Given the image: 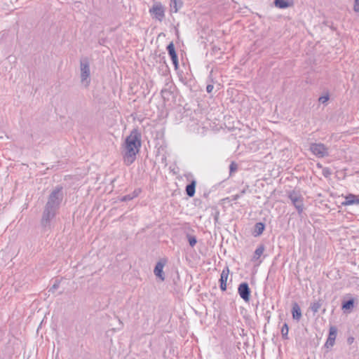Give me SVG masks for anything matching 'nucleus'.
<instances>
[{"label":"nucleus","instance_id":"nucleus-1","mask_svg":"<svg viewBox=\"0 0 359 359\" xmlns=\"http://www.w3.org/2000/svg\"><path fill=\"white\" fill-rule=\"evenodd\" d=\"M141 134L137 129H133L126 138L123 144V156L126 165L133 163L141 147Z\"/></svg>","mask_w":359,"mask_h":359},{"label":"nucleus","instance_id":"nucleus-2","mask_svg":"<svg viewBox=\"0 0 359 359\" xmlns=\"http://www.w3.org/2000/svg\"><path fill=\"white\" fill-rule=\"evenodd\" d=\"M63 199L62 187H57L49 195L45 208L58 211Z\"/></svg>","mask_w":359,"mask_h":359},{"label":"nucleus","instance_id":"nucleus-3","mask_svg":"<svg viewBox=\"0 0 359 359\" xmlns=\"http://www.w3.org/2000/svg\"><path fill=\"white\" fill-rule=\"evenodd\" d=\"M288 198L291 201L292 204L296 208L297 212L300 215L303 212L304 207V197L299 191L292 190L288 192Z\"/></svg>","mask_w":359,"mask_h":359},{"label":"nucleus","instance_id":"nucleus-4","mask_svg":"<svg viewBox=\"0 0 359 359\" xmlns=\"http://www.w3.org/2000/svg\"><path fill=\"white\" fill-rule=\"evenodd\" d=\"M81 68V81L85 87H88L90 83V64L88 58H82L80 61Z\"/></svg>","mask_w":359,"mask_h":359},{"label":"nucleus","instance_id":"nucleus-5","mask_svg":"<svg viewBox=\"0 0 359 359\" xmlns=\"http://www.w3.org/2000/svg\"><path fill=\"white\" fill-rule=\"evenodd\" d=\"M309 150L318 158H324L329 156V148L323 143H311Z\"/></svg>","mask_w":359,"mask_h":359},{"label":"nucleus","instance_id":"nucleus-6","mask_svg":"<svg viewBox=\"0 0 359 359\" xmlns=\"http://www.w3.org/2000/svg\"><path fill=\"white\" fill-rule=\"evenodd\" d=\"M57 212V211L44 208L41 219V224L44 229H50L51 228L52 220L56 216Z\"/></svg>","mask_w":359,"mask_h":359},{"label":"nucleus","instance_id":"nucleus-7","mask_svg":"<svg viewBox=\"0 0 359 359\" xmlns=\"http://www.w3.org/2000/svg\"><path fill=\"white\" fill-rule=\"evenodd\" d=\"M149 13L156 20L162 21L165 17V9L161 3L156 2L149 9Z\"/></svg>","mask_w":359,"mask_h":359},{"label":"nucleus","instance_id":"nucleus-8","mask_svg":"<svg viewBox=\"0 0 359 359\" xmlns=\"http://www.w3.org/2000/svg\"><path fill=\"white\" fill-rule=\"evenodd\" d=\"M238 292L240 297L245 302L250 300V290L247 283H242L239 285Z\"/></svg>","mask_w":359,"mask_h":359},{"label":"nucleus","instance_id":"nucleus-9","mask_svg":"<svg viewBox=\"0 0 359 359\" xmlns=\"http://www.w3.org/2000/svg\"><path fill=\"white\" fill-rule=\"evenodd\" d=\"M167 50L168 52L169 55L171 57L173 65L175 68L178 67V57L176 53L175 46L172 42H170L167 46Z\"/></svg>","mask_w":359,"mask_h":359},{"label":"nucleus","instance_id":"nucleus-10","mask_svg":"<svg viewBox=\"0 0 359 359\" xmlns=\"http://www.w3.org/2000/svg\"><path fill=\"white\" fill-rule=\"evenodd\" d=\"M337 330L335 327H334V326L330 327V330H329L328 338L325 343V346L327 347L332 346L334 345L335 339H336V337H337Z\"/></svg>","mask_w":359,"mask_h":359},{"label":"nucleus","instance_id":"nucleus-11","mask_svg":"<svg viewBox=\"0 0 359 359\" xmlns=\"http://www.w3.org/2000/svg\"><path fill=\"white\" fill-rule=\"evenodd\" d=\"M229 269L226 267V269H223L222 271L221 276H220V289L222 291H225L226 290V281L229 276Z\"/></svg>","mask_w":359,"mask_h":359},{"label":"nucleus","instance_id":"nucleus-12","mask_svg":"<svg viewBox=\"0 0 359 359\" xmlns=\"http://www.w3.org/2000/svg\"><path fill=\"white\" fill-rule=\"evenodd\" d=\"M344 206L351 205H359V198L354 194H348L345 196V201L342 202Z\"/></svg>","mask_w":359,"mask_h":359},{"label":"nucleus","instance_id":"nucleus-13","mask_svg":"<svg viewBox=\"0 0 359 359\" xmlns=\"http://www.w3.org/2000/svg\"><path fill=\"white\" fill-rule=\"evenodd\" d=\"M165 264L161 262H157L154 270L156 276L158 277L161 280H164L165 276L163 271Z\"/></svg>","mask_w":359,"mask_h":359},{"label":"nucleus","instance_id":"nucleus-14","mask_svg":"<svg viewBox=\"0 0 359 359\" xmlns=\"http://www.w3.org/2000/svg\"><path fill=\"white\" fill-rule=\"evenodd\" d=\"M355 301L354 299L351 298L347 301H344L341 305V309L344 313H350L354 307Z\"/></svg>","mask_w":359,"mask_h":359},{"label":"nucleus","instance_id":"nucleus-15","mask_svg":"<svg viewBox=\"0 0 359 359\" xmlns=\"http://www.w3.org/2000/svg\"><path fill=\"white\" fill-rule=\"evenodd\" d=\"M292 314L294 320L299 321L302 318V311L299 304L294 302L292 304Z\"/></svg>","mask_w":359,"mask_h":359},{"label":"nucleus","instance_id":"nucleus-16","mask_svg":"<svg viewBox=\"0 0 359 359\" xmlns=\"http://www.w3.org/2000/svg\"><path fill=\"white\" fill-rule=\"evenodd\" d=\"M196 182L192 181L186 187V193L189 197H192L195 194Z\"/></svg>","mask_w":359,"mask_h":359},{"label":"nucleus","instance_id":"nucleus-17","mask_svg":"<svg viewBox=\"0 0 359 359\" xmlns=\"http://www.w3.org/2000/svg\"><path fill=\"white\" fill-rule=\"evenodd\" d=\"M264 224L262 223V222H258L255 224V229H254V236H258L259 235H261L264 230Z\"/></svg>","mask_w":359,"mask_h":359},{"label":"nucleus","instance_id":"nucleus-18","mask_svg":"<svg viewBox=\"0 0 359 359\" xmlns=\"http://www.w3.org/2000/svg\"><path fill=\"white\" fill-rule=\"evenodd\" d=\"M182 6V0H170V7L175 13H177Z\"/></svg>","mask_w":359,"mask_h":359},{"label":"nucleus","instance_id":"nucleus-19","mask_svg":"<svg viewBox=\"0 0 359 359\" xmlns=\"http://www.w3.org/2000/svg\"><path fill=\"white\" fill-rule=\"evenodd\" d=\"M264 251V246L263 245H261L257 248V249L255 251L252 260H257L259 258L262 256Z\"/></svg>","mask_w":359,"mask_h":359},{"label":"nucleus","instance_id":"nucleus-20","mask_svg":"<svg viewBox=\"0 0 359 359\" xmlns=\"http://www.w3.org/2000/svg\"><path fill=\"white\" fill-rule=\"evenodd\" d=\"M274 4L276 7L280 8H286L290 6L287 0H275Z\"/></svg>","mask_w":359,"mask_h":359},{"label":"nucleus","instance_id":"nucleus-21","mask_svg":"<svg viewBox=\"0 0 359 359\" xmlns=\"http://www.w3.org/2000/svg\"><path fill=\"white\" fill-rule=\"evenodd\" d=\"M321 306H322V304L320 303V302L318 301V302H315L312 303L311 304L310 309L314 313H316L318 312Z\"/></svg>","mask_w":359,"mask_h":359},{"label":"nucleus","instance_id":"nucleus-22","mask_svg":"<svg viewBox=\"0 0 359 359\" xmlns=\"http://www.w3.org/2000/svg\"><path fill=\"white\" fill-rule=\"evenodd\" d=\"M288 332L289 328L287 323H284L282 328H281V334L283 339H288Z\"/></svg>","mask_w":359,"mask_h":359},{"label":"nucleus","instance_id":"nucleus-23","mask_svg":"<svg viewBox=\"0 0 359 359\" xmlns=\"http://www.w3.org/2000/svg\"><path fill=\"white\" fill-rule=\"evenodd\" d=\"M138 195V193L135 191L133 194H128V195H126L124 196H123L121 198V201H130L132 199H133L135 197L137 196Z\"/></svg>","mask_w":359,"mask_h":359},{"label":"nucleus","instance_id":"nucleus-24","mask_svg":"<svg viewBox=\"0 0 359 359\" xmlns=\"http://www.w3.org/2000/svg\"><path fill=\"white\" fill-rule=\"evenodd\" d=\"M187 238L191 247H194L196 244L197 240L195 236L187 234Z\"/></svg>","mask_w":359,"mask_h":359},{"label":"nucleus","instance_id":"nucleus-25","mask_svg":"<svg viewBox=\"0 0 359 359\" xmlns=\"http://www.w3.org/2000/svg\"><path fill=\"white\" fill-rule=\"evenodd\" d=\"M322 174L326 178L330 177L332 175V170L327 167L323 168Z\"/></svg>","mask_w":359,"mask_h":359},{"label":"nucleus","instance_id":"nucleus-26","mask_svg":"<svg viewBox=\"0 0 359 359\" xmlns=\"http://www.w3.org/2000/svg\"><path fill=\"white\" fill-rule=\"evenodd\" d=\"M237 164L235 162H231L229 165L230 175H231L233 172L237 170Z\"/></svg>","mask_w":359,"mask_h":359},{"label":"nucleus","instance_id":"nucleus-27","mask_svg":"<svg viewBox=\"0 0 359 359\" xmlns=\"http://www.w3.org/2000/svg\"><path fill=\"white\" fill-rule=\"evenodd\" d=\"M60 285V281L55 280L53 286L50 288L49 292H54Z\"/></svg>","mask_w":359,"mask_h":359},{"label":"nucleus","instance_id":"nucleus-28","mask_svg":"<svg viewBox=\"0 0 359 359\" xmlns=\"http://www.w3.org/2000/svg\"><path fill=\"white\" fill-rule=\"evenodd\" d=\"M329 100V95H323V96H320L318 99V101L320 103H325L327 100Z\"/></svg>","mask_w":359,"mask_h":359},{"label":"nucleus","instance_id":"nucleus-29","mask_svg":"<svg viewBox=\"0 0 359 359\" xmlns=\"http://www.w3.org/2000/svg\"><path fill=\"white\" fill-rule=\"evenodd\" d=\"M353 9L354 12L359 13V0H354Z\"/></svg>","mask_w":359,"mask_h":359},{"label":"nucleus","instance_id":"nucleus-30","mask_svg":"<svg viewBox=\"0 0 359 359\" xmlns=\"http://www.w3.org/2000/svg\"><path fill=\"white\" fill-rule=\"evenodd\" d=\"M214 88V86L212 84H208L207 86H206V91L208 93H210L212 90Z\"/></svg>","mask_w":359,"mask_h":359},{"label":"nucleus","instance_id":"nucleus-31","mask_svg":"<svg viewBox=\"0 0 359 359\" xmlns=\"http://www.w3.org/2000/svg\"><path fill=\"white\" fill-rule=\"evenodd\" d=\"M241 195H239L238 194H235V195H233L231 196V200L233 201H236V200H238L239 198H241Z\"/></svg>","mask_w":359,"mask_h":359},{"label":"nucleus","instance_id":"nucleus-32","mask_svg":"<svg viewBox=\"0 0 359 359\" xmlns=\"http://www.w3.org/2000/svg\"><path fill=\"white\" fill-rule=\"evenodd\" d=\"M353 341H354V337H348V339H347V343H348V344H353Z\"/></svg>","mask_w":359,"mask_h":359},{"label":"nucleus","instance_id":"nucleus-33","mask_svg":"<svg viewBox=\"0 0 359 359\" xmlns=\"http://www.w3.org/2000/svg\"><path fill=\"white\" fill-rule=\"evenodd\" d=\"M245 194V189H243L242 191H240V193H238V194L241 195V196H243Z\"/></svg>","mask_w":359,"mask_h":359},{"label":"nucleus","instance_id":"nucleus-34","mask_svg":"<svg viewBox=\"0 0 359 359\" xmlns=\"http://www.w3.org/2000/svg\"><path fill=\"white\" fill-rule=\"evenodd\" d=\"M318 166L322 168V165L320 163H318Z\"/></svg>","mask_w":359,"mask_h":359}]
</instances>
